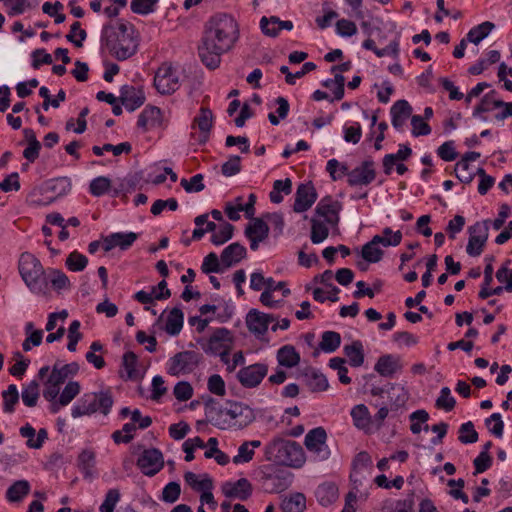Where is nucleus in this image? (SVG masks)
Returning a JSON list of instances; mask_svg holds the SVG:
<instances>
[{"mask_svg": "<svg viewBox=\"0 0 512 512\" xmlns=\"http://www.w3.org/2000/svg\"><path fill=\"white\" fill-rule=\"evenodd\" d=\"M47 284L50 283L54 290L60 292L70 288V280L64 272L58 269H49L47 274Z\"/></svg>", "mask_w": 512, "mask_h": 512, "instance_id": "31", "label": "nucleus"}, {"mask_svg": "<svg viewBox=\"0 0 512 512\" xmlns=\"http://www.w3.org/2000/svg\"><path fill=\"white\" fill-rule=\"evenodd\" d=\"M232 345L231 332L226 328H218L208 340L204 350L214 355H219L221 360L228 363V354Z\"/></svg>", "mask_w": 512, "mask_h": 512, "instance_id": "8", "label": "nucleus"}, {"mask_svg": "<svg viewBox=\"0 0 512 512\" xmlns=\"http://www.w3.org/2000/svg\"><path fill=\"white\" fill-rule=\"evenodd\" d=\"M266 458L277 464L300 468L305 463L301 445L295 441L274 439L265 447Z\"/></svg>", "mask_w": 512, "mask_h": 512, "instance_id": "4", "label": "nucleus"}, {"mask_svg": "<svg viewBox=\"0 0 512 512\" xmlns=\"http://www.w3.org/2000/svg\"><path fill=\"white\" fill-rule=\"evenodd\" d=\"M3 410L5 413H12L14 411L15 404L19 401V393L16 385L11 384L7 390L3 391Z\"/></svg>", "mask_w": 512, "mask_h": 512, "instance_id": "45", "label": "nucleus"}, {"mask_svg": "<svg viewBox=\"0 0 512 512\" xmlns=\"http://www.w3.org/2000/svg\"><path fill=\"white\" fill-rule=\"evenodd\" d=\"M138 235L134 232L129 233H112L103 238V248L106 252L111 251L115 247L127 250L137 239Z\"/></svg>", "mask_w": 512, "mask_h": 512, "instance_id": "21", "label": "nucleus"}, {"mask_svg": "<svg viewBox=\"0 0 512 512\" xmlns=\"http://www.w3.org/2000/svg\"><path fill=\"white\" fill-rule=\"evenodd\" d=\"M184 314L181 309L173 308L166 321L165 331L172 336L178 335L183 327Z\"/></svg>", "mask_w": 512, "mask_h": 512, "instance_id": "30", "label": "nucleus"}, {"mask_svg": "<svg viewBox=\"0 0 512 512\" xmlns=\"http://www.w3.org/2000/svg\"><path fill=\"white\" fill-rule=\"evenodd\" d=\"M119 99L128 111H134L143 105L145 96L142 90L134 86L124 85L120 89Z\"/></svg>", "mask_w": 512, "mask_h": 512, "instance_id": "20", "label": "nucleus"}, {"mask_svg": "<svg viewBox=\"0 0 512 512\" xmlns=\"http://www.w3.org/2000/svg\"><path fill=\"white\" fill-rule=\"evenodd\" d=\"M120 492L118 489H109L105 495L103 503L99 507L100 512H114L117 503L120 500Z\"/></svg>", "mask_w": 512, "mask_h": 512, "instance_id": "54", "label": "nucleus"}, {"mask_svg": "<svg viewBox=\"0 0 512 512\" xmlns=\"http://www.w3.org/2000/svg\"><path fill=\"white\" fill-rule=\"evenodd\" d=\"M306 508V498L302 493L292 494L283 499L281 509L283 512H303Z\"/></svg>", "mask_w": 512, "mask_h": 512, "instance_id": "35", "label": "nucleus"}, {"mask_svg": "<svg viewBox=\"0 0 512 512\" xmlns=\"http://www.w3.org/2000/svg\"><path fill=\"white\" fill-rule=\"evenodd\" d=\"M268 373V366L264 363H255L241 368L237 373V379L242 386L254 388L258 386Z\"/></svg>", "mask_w": 512, "mask_h": 512, "instance_id": "13", "label": "nucleus"}, {"mask_svg": "<svg viewBox=\"0 0 512 512\" xmlns=\"http://www.w3.org/2000/svg\"><path fill=\"white\" fill-rule=\"evenodd\" d=\"M241 158L240 156H231L228 161H226L222 167V174L226 177L234 176L238 174L241 170Z\"/></svg>", "mask_w": 512, "mask_h": 512, "instance_id": "64", "label": "nucleus"}, {"mask_svg": "<svg viewBox=\"0 0 512 512\" xmlns=\"http://www.w3.org/2000/svg\"><path fill=\"white\" fill-rule=\"evenodd\" d=\"M234 226L225 222L218 231H215L211 236V242L214 245H222L233 236Z\"/></svg>", "mask_w": 512, "mask_h": 512, "instance_id": "51", "label": "nucleus"}, {"mask_svg": "<svg viewBox=\"0 0 512 512\" xmlns=\"http://www.w3.org/2000/svg\"><path fill=\"white\" fill-rule=\"evenodd\" d=\"M246 248L238 242L227 246L221 253L220 260L224 268H229L246 257Z\"/></svg>", "mask_w": 512, "mask_h": 512, "instance_id": "22", "label": "nucleus"}, {"mask_svg": "<svg viewBox=\"0 0 512 512\" xmlns=\"http://www.w3.org/2000/svg\"><path fill=\"white\" fill-rule=\"evenodd\" d=\"M277 361L281 366L292 368L299 364L300 355L294 346L284 345L277 352Z\"/></svg>", "mask_w": 512, "mask_h": 512, "instance_id": "27", "label": "nucleus"}, {"mask_svg": "<svg viewBox=\"0 0 512 512\" xmlns=\"http://www.w3.org/2000/svg\"><path fill=\"white\" fill-rule=\"evenodd\" d=\"M181 493L180 484L177 482H169L162 491V500L167 503L176 502Z\"/></svg>", "mask_w": 512, "mask_h": 512, "instance_id": "60", "label": "nucleus"}, {"mask_svg": "<svg viewBox=\"0 0 512 512\" xmlns=\"http://www.w3.org/2000/svg\"><path fill=\"white\" fill-rule=\"evenodd\" d=\"M184 479L186 483L194 490L196 491H207L212 490L213 488V482L212 479L207 475L204 474L203 478L201 480L198 479V476L193 472H186L184 474Z\"/></svg>", "mask_w": 512, "mask_h": 512, "instance_id": "38", "label": "nucleus"}, {"mask_svg": "<svg viewBox=\"0 0 512 512\" xmlns=\"http://www.w3.org/2000/svg\"><path fill=\"white\" fill-rule=\"evenodd\" d=\"M317 200V192L311 182L302 183L297 187L293 210L296 213L307 211Z\"/></svg>", "mask_w": 512, "mask_h": 512, "instance_id": "16", "label": "nucleus"}, {"mask_svg": "<svg viewBox=\"0 0 512 512\" xmlns=\"http://www.w3.org/2000/svg\"><path fill=\"white\" fill-rule=\"evenodd\" d=\"M154 86L161 94H171L179 88L176 70L167 64L160 66L154 77Z\"/></svg>", "mask_w": 512, "mask_h": 512, "instance_id": "11", "label": "nucleus"}, {"mask_svg": "<svg viewBox=\"0 0 512 512\" xmlns=\"http://www.w3.org/2000/svg\"><path fill=\"white\" fill-rule=\"evenodd\" d=\"M328 224L318 219L311 220V241L313 244L323 242L329 235Z\"/></svg>", "mask_w": 512, "mask_h": 512, "instance_id": "42", "label": "nucleus"}, {"mask_svg": "<svg viewBox=\"0 0 512 512\" xmlns=\"http://www.w3.org/2000/svg\"><path fill=\"white\" fill-rule=\"evenodd\" d=\"M80 322L78 320H74L71 322L68 328V345L67 349L70 352L76 351L77 343L82 339V334L79 332Z\"/></svg>", "mask_w": 512, "mask_h": 512, "instance_id": "59", "label": "nucleus"}, {"mask_svg": "<svg viewBox=\"0 0 512 512\" xmlns=\"http://www.w3.org/2000/svg\"><path fill=\"white\" fill-rule=\"evenodd\" d=\"M161 123V110L155 106H147L139 115L137 126L144 131Z\"/></svg>", "mask_w": 512, "mask_h": 512, "instance_id": "24", "label": "nucleus"}, {"mask_svg": "<svg viewBox=\"0 0 512 512\" xmlns=\"http://www.w3.org/2000/svg\"><path fill=\"white\" fill-rule=\"evenodd\" d=\"M220 261L217 254L211 252L209 253L203 260L201 265V270L205 274L209 273H219L223 271V268L220 265Z\"/></svg>", "mask_w": 512, "mask_h": 512, "instance_id": "56", "label": "nucleus"}, {"mask_svg": "<svg viewBox=\"0 0 512 512\" xmlns=\"http://www.w3.org/2000/svg\"><path fill=\"white\" fill-rule=\"evenodd\" d=\"M344 353L353 367H360L364 363V350L360 341H354L344 347Z\"/></svg>", "mask_w": 512, "mask_h": 512, "instance_id": "32", "label": "nucleus"}, {"mask_svg": "<svg viewBox=\"0 0 512 512\" xmlns=\"http://www.w3.org/2000/svg\"><path fill=\"white\" fill-rule=\"evenodd\" d=\"M202 360L200 353L187 350L175 354L170 358L167 372L172 376H179L192 372Z\"/></svg>", "mask_w": 512, "mask_h": 512, "instance_id": "7", "label": "nucleus"}, {"mask_svg": "<svg viewBox=\"0 0 512 512\" xmlns=\"http://www.w3.org/2000/svg\"><path fill=\"white\" fill-rule=\"evenodd\" d=\"M19 273L27 287L36 294L47 295V278L41 262L31 253L24 252L18 262Z\"/></svg>", "mask_w": 512, "mask_h": 512, "instance_id": "5", "label": "nucleus"}, {"mask_svg": "<svg viewBox=\"0 0 512 512\" xmlns=\"http://www.w3.org/2000/svg\"><path fill=\"white\" fill-rule=\"evenodd\" d=\"M374 369L381 376L391 377L394 373L401 369V365L399 364L398 358L388 354L381 356L377 360Z\"/></svg>", "mask_w": 512, "mask_h": 512, "instance_id": "25", "label": "nucleus"}, {"mask_svg": "<svg viewBox=\"0 0 512 512\" xmlns=\"http://www.w3.org/2000/svg\"><path fill=\"white\" fill-rule=\"evenodd\" d=\"M202 181H203V175L196 174L193 177H191L190 180L183 178L181 180L180 184L185 189V191L188 193L200 192L205 188Z\"/></svg>", "mask_w": 512, "mask_h": 512, "instance_id": "63", "label": "nucleus"}, {"mask_svg": "<svg viewBox=\"0 0 512 512\" xmlns=\"http://www.w3.org/2000/svg\"><path fill=\"white\" fill-rule=\"evenodd\" d=\"M351 417L354 425L359 429H366L371 423L369 410L364 404L354 406L351 410Z\"/></svg>", "mask_w": 512, "mask_h": 512, "instance_id": "40", "label": "nucleus"}, {"mask_svg": "<svg viewBox=\"0 0 512 512\" xmlns=\"http://www.w3.org/2000/svg\"><path fill=\"white\" fill-rule=\"evenodd\" d=\"M268 234L269 227L261 218H253L245 229V236L247 238L266 239Z\"/></svg>", "mask_w": 512, "mask_h": 512, "instance_id": "37", "label": "nucleus"}, {"mask_svg": "<svg viewBox=\"0 0 512 512\" xmlns=\"http://www.w3.org/2000/svg\"><path fill=\"white\" fill-rule=\"evenodd\" d=\"M412 154L411 148L406 144H400L399 150L395 154H387L383 158V171L386 175H390L396 161H405Z\"/></svg>", "mask_w": 512, "mask_h": 512, "instance_id": "26", "label": "nucleus"}, {"mask_svg": "<svg viewBox=\"0 0 512 512\" xmlns=\"http://www.w3.org/2000/svg\"><path fill=\"white\" fill-rule=\"evenodd\" d=\"M402 241V234H396L393 239L380 238V235H375L373 238L363 245L361 255L364 260L369 263H377L383 258L384 252L378 247L382 244L384 247L398 246Z\"/></svg>", "mask_w": 512, "mask_h": 512, "instance_id": "9", "label": "nucleus"}, {"mask_svg": "<svg viewBox=\"0 0 512 512\" xmlns=\"http://www.w3.org/2000/svg\"><path fill=\"white\" fill-rule=\"evenodd\" d=\"M78 466L83 471L85 477H92L95 466V453L91 450H83L78 456Z\"/></svg>", "mask_w": 512, "mask_h": 512, "instance_id": "43", "label": "nucleus"}, {"mask_svg": "<svg viewBox=\"0 0 512 512\" xmlns=\"http://www.w3.org/2000/svg\"><path fill=\"white\" fill-rule=\"evenodd\" d=\"M213 124V113L209 108L202 107L199 114L194 118L193 128L197 127L202 134L204 140L208 138V134Z\"/></svg>", "mask_w": 512, "mask_h": 512, "instance_id": "28", "label": "nucleus"}, {"mask_svg": "<svg viewBox=\"0 0 512 512\" xmlns=\"http://www.w3.org/2000/svg\"><path fill=\"white\" fill-rule=\"evenodd\" d=\"M163 455L160 450L151 448L145 450L137 460V465L143 474L153 476L163 467Z\"/></svg>", "mask_w": 512, "mask_h": 512, "instance_id": "15", "label": "nucleus"}, {"mask_svg": "<svg viewBox=\"0 0 512 512\" xmlns=\"http://www.w3.org/2000/svg\"><path fill=\"white\" fill-rule=\"evenodd\" d=\"M222 491L226 497L247 500L252 494V485L246 478H240L236 482H225Z\"/></svg>", "mask_w": 512, "mask_h": 512, "instance_id": "19", "label": "nucleus"}, {"mask_svg": "<svg viewBox=\"0 0 512 512\" xmlns=\"http://www.w3.org/2000/svg\"><path fill=\"white\" fill-rule=\"evenodd\" d=\"M86 37L87 33L85 30L81 29V24L78 21L71 25L70 33L66 35V39L79 48L83 46V41Z\"/></svg>", "mask_w": 512, "mask_h": 512, "instance_id": "57", "label": "nucleus"}, {"mask_svg": "<svg viewBox=\"0 0 512 512\" xmlns=\"http://www.w3.org/2000/svg\"><path fill=\"white\" fill-rule=\"evenodd\" d=\"M374 161L367 159L348 173L347 182L350 186H366L375 180Z\"/></svg>", "mask_w": 512, "mask_h": 512, "instance_id": "14", "label": "nucleus"}, {"mask_svg": "<svg viewBox=\"0 0 512 512\" xmlns=\"http://www.w3.org/2000/svg\"><path fill=\"white\" fill-rule=\"evenodd\" d=\"M205 416L212 425L220 429H242L255 420V414L248 405L228 401L226 406L222 407L211 397L205 402Z\"/></svg>", "mask_w": 512, "mask_h": 512, "instance_id": "2", "label": "nucleus"}, {"mask_svg": "<svg viewBox=\"0 0 512 512\" xmlns=\"http://www.w3.org/2000/svg\"><path fill=\"white\" fill-rule=\"evenodd\" d=\"M478 440V433L474 428V424L468 421L459 428V441L463 444L475 443Z\"/></svg>", "mask_w": 512, "mask_h": 512, "instance_id": "53", "label": "nucleus"}, {"mask_svg": "<svg viewBox=\"0 0 512 512\" xmlns=\"http://www.w3.org/2000/svg\"><path fill=\"white\" fill-rule=\"evenodd\" d=\"M456 405L455 398L451 395V390L449 387H443L440 390V395L436 399L435 406L438 409H443L447 412L454 409Z\"/></svg>", "mask_w": 512, "mask_h": 512, "instance_id": "49", "label": "nucleus"}, {"mask_svg": "<svg viewBox=\"0 0 512 512\" xmlns=\"http://www.w3.org/2000/svg\"><path fill=\"white\" fill-rule=\"evenodd\" d=\"M262 32L269 37H276L281 29L291 30L293 23L291 21H282L276 16L270 18L262 17L260 20Z\"/></svg>", "mask_w": 512, "mask_h": 512, "instance_id": "23", "label": "nucleus"}, {"mask_svg": "<svg viewBox=\"0 0 512 512\" xmlns=\"http://www.w3.org/2000/svg\"><path fill=\"white\" fill-rule=\"evenodd\" d=\"M276 320L277 318L273 314L262 313L256 309H251L246 316L249 331L256 335L265 334L269 324Z\"/></svg>", "mask_w": 512, "mask_h": 512, "instance_id": "18", "label": "nucleus"}, {"mask_svg": "<svg viewBox=\"0 0 512 512\" xmlns=\"http://www.w3.org/2000/svg\"><path fill=\"white\" fill-rule=\"evenodd\" d=\"M101 42L120 61L133 56L138 47L133 29L124 23L117 27L105 25L102 29Z\"/></svg>", "mask_w": 512, "mask_h": 512, "instance_id": "3", "label": "nucleus"}, {"mask_svg": "<svg viewBox=\"0 0 512 512\" xmlns=\"http://www.w3.org/2000/svg\"><path fill=\"white\" fill-rule=\"evenodd\" d=\"M315 68H316V65L313 62H306L302 66L301 70L295 71L294 74L290 73L289 68L287 66H285V65L280 67V72L282 74H285L286 82L288 84H290V85H293V84H295V80L296 79H299V78L303 77L308 72L313 71Z\"/></svg>", "mask_w": 512, "mask_h": 512, "instance_id": "47", "label": "nucleus"}, {"mask_svg": "<svg viewBox=\"0 0 512 512\" xmlns=\"http://www.w3.org/2000/svg\"><path fill=\"white\" fill-rule=\"evenodd\" d=\"M488 222L489 220L476 222L469 227V240L466 247L468 255L476 257L482 253L488 239Z\"/></svg>", "mask_w": 512, "mask_h": 512, "instance_id": "12", "label": "nucleus"}, {"mask_svg": "<svg viewBox=\"0 0 512 512\" xmlns=\"http://www.w3.org/2000/svg\"><path fill=\"white\" fill-rule=\"evenodd\" d=\"M30 492V484L27 480L14 482L6 491V498L10 502L21 501Z\"/></svg>", "mask_w": 512, "mask_h": 512, "instance_id": "33", "label": "nucleus"}, {"mask_svg": "<svg viewBox=\"0 0 512 512\" xmlns=\"http://www.w3.org/2000/svg\"><path fill=\"white\" fill-rule=\"evenodd\" d=\"M316 497L321 505L328 506L337 499L338 489L331 483L322 484L316 490Z\"/></svg>", "mask_w": 512, "mask_h": 512, "instance_id": "36", "label": "nucleus"}, {"mask_svg": "<svg viewBox=\"0 0 512 512\" xmlns=\"http://www.w3.org/2000/svg\"><path fill=\"white\" fill-rule=\"evenodd\" d=\"M496 91L492 90L487 93L480 101L479 105H477L474 109L473 116H479L481 113H485L491 111L495 108H500L502 105V100H498L495 98Z\"/></svg>", "mask_w": 512, "mask_h": 512, "instance_id": "39", "label": "nucleus"}, {"mask_svg": "<svg viewBox=\"0 0 512 512\" xmlns=\"http://www.w3.org/2000/svg\"><path fill=\"white\" fill-rule=\"evenodd\" d=\"M326 440L327 433L325 429L323 427H316L306 434L304 444L308 451L312 452L318 460L324 461L330 456Z\"/></svg>", "mask_w": 512, "mask_h": 512, "instance_id": "10", "label": "nucleus"}, {"mask_svg": "<svg viewBox=\"0 0 512 512\" xmlns=\"http://www.w3.org/2000/svg\"><path fill=\"white\" fill-rule=\"evenodd\" d=\"M239 26L228 14L219 13L206 23L199 57L209 69H216L221 62V55L228 52L239 39Z\"/></svg>", "mask_w": 512, "mask_h": 512, "instance_id": "1", "label": "nucleus"}, {"mask_svg": "<svg viewBox=\"0 0 512 512\" xmlns=\"http://www.w3.org/2000/svg\"><path fill=\"white\" fill-rule=\"evenodd\" d=\"M306 384L312 392L324 391L328 388L326 376L317 371L306 374Z\"/></svg>", "mask_w": 512, "mask_h": 512, "instance_id": "44", "label": "nucleus"}, {"mask_svg": "<svg viewBox=\"0 0 512 512\" xmlns=\"http://www.w3.org/2000/svg\"><path fill=\"white\" fill-rule=\"evenodd\" d=\"M79 393L80 384L77 381H69L59 396L60 403L68 405Z\"/></svg>", "mask_w": 512, "mask_h": 512, "instance_id": "55", "label": "nucleus"}, {"mask_svg": "<svg viewBox=\"0 0 512 512\" xmlns=\"http://www.w3.org/2000/svg\"><path fill=\"white\" fill-rule=\"evenodd\" d=\"M78 371L79 365L76 362L63 365L62 367H58V365L55 364L50 377H52V381L63 384L68 377L76 375Z\"/></svg>", "mask_w": 512, "mask_h": 512, "instance_id": "29", "label": "nucleus"}, {"mask_svg": "<svg viewBox=\"0 0 512 512\" xmlns=\"http://www.w3.org/2000/svg\"><path fill=\"white\" fill-rule=\"evenodd\" d=\"M412 424L410 430L413 434H419L422 430L420 423H426L429 419V414L423 409L414 411L409 416Z\"/></svg>", "mask_w": 512, "mask_h": 512, "instance_id": "58", "label": "nucleus"}, {"mask_svg": "<svg viewBox=\"0 0 512 512\" xmlns=\"http://www.w3.org/2000/svg\"><path fill=\"white\" fill-rule=\"evenodd\" d=\"M455 176L465 184H469L473 178L474 173L470 169V164L465 163V161H459L455 165Z\"/></svg>", "mask_w": 512, "mask_h": 512, "instance_id": "61", "label": "nucleus"}, {"mask_svg": "<svg viewBox=\"0 0 512 512\" xmlns=\"http://www.w3.org/2000/svg\"><path fill=\"white\" fill-rule=\"evenodd\" d=\"M87 263V257L77 251L71 252L66 259V266L68 269L75 272L84 270Z\"/></svg>", "mask_w": 512, "mask_h": 512, "instance_id": "52", "label": "nucleus"}, {"mask_svg": "<svg viewBox=\"0 0 512 512\" xmlns=\"http://www.w3.org/2000/svg\"><path fill=\"white\" fill-rule=\"evenodd\" d=\"M341 344V336L334 331H325L322 334L319 347L326 353H332L339 348Z\"/></svg>", "mask_w": 512, "mask_h": 512, "instance_id": "41", "label": "nucleus"}, {"mask_svg": "<svg viewBox=\"0 0 512 512\" xmlns=\"http://www.w3.org/2000/svg\"><path fill=\"white\" fill-rule=\"evenodd\" d=\"M341 204L331 197H324L316 206L315 212L319 217L324 218V222L334 227L339 223V211Z\"/></svg>", "mask_w": 512, "mask_h": 512, "instance_id": "17", "label": "nucleus"}, {"mask_svg": "<svg viewBox=\"0 0 512 512\" xmlns=\"http://www.w3.org/2000/svg\"><path fill=\"white\" fill-rule=\"evenodd\" d=\"M412 134L415 137L424 136L431 133L430 126L424 121L420 115L411 117Z\"/></svg>", "mask_w": 512, "mask_h": 512, "instance_id": "62", "label": "nucleus"}, {"mask_svg": "<svg viewBox=\"0 0 512 512\" xmlns=\"http://www.w3.org/2000/svg\"><path fill=\"white\" fill-rule=\"evenodd\" d=\"M114 404L110 389L83 394L71 410L73 418L90 416L96 412L107 416Z\"/></svg>", "mask_w": 512, "mask_h": 512, "instance_id": "6", "label": "nucleus"}, {"mask_svg": "<svg viewBox=\"0 0 512 512\" xmlns=\"http://www.w3.org/2000/svg\"><path fill=\"white\" fill-rule=\"evenodd\" d=\"M47 189L56 194V197L67 194L71 189V182L67 177L53 179L47 183Z\"/></svg>", "mask_w": 512, "mask_h": 512, "instance_id": "50", "label": "nucleus"}, {"mask_svg": "<svg viewBox=\"0 0 512 512\" xmlns=\"http://www.w3.org/2000/svg\"><path fill=\"white\" fill-rule=\"evenodd\" d=\"M111 188V180L105 176H99L93 179L89 185V191L93 196L100 197L107 193Z\"/></svg>", "mask_w": 512, "mask_h": 512, "instance_id": "48", "label": "nucleus"}, {"mask_svg": "<svg viewBox=\"0 0 512 512\" xmlns=\"http://www.w3.org/2000/svg\"><path fill=\"white\" fill-rule=\"evenodd\" d=\"M22 401L28 407H34L37 404L39 398V384L34 380L31 381L23 390H22Z\"/></svg>", "mask_w": 512, "mask_h": 512, "instance_id": "46", "label": "nucleus"}, {"mask_svg": "<svg viewBox=\"0 0 512 512\" xmlns=\"http://www.w3.org/2000/svg\"><path fill=\"white\" fill-rule=\"evenodd\" d=\"M495 28V25L490 21H485L472 29L467 33L466 39L468 42L479 44L484 38H486L490 32Z\"/></svg>", "mask_w": 512, "mask_h": 512, "instance_id": "34", "label": "nucleus"}]
</instances>
